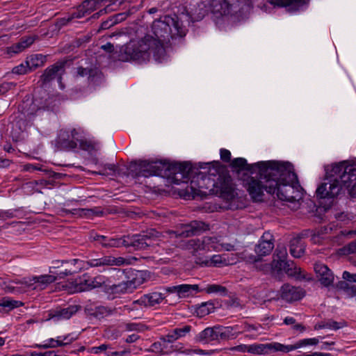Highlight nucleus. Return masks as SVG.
I'll return each mask as SVG.
<instances>
[{"instance_id":"62","label":"nucleus","mask_w":356,"mask_h":356,"mask_svg":"<svg viewBox=\"0 0 356 356\" xmlns=\"http://www.w3.org/2000/svg\"><path fill=\"white\" fill-rule=\"evenodd\" d=\"M157 241H159L157 240ZM155 242H156V241H155L154 242V245H155V244H156V245H158V243H155Z\"/></svg>"},{"instance_id":"12","label":"nucleus","mask_w":356,"mask_h":356,"mask_svg":"<svg viewBox=\"0 0 356 356\" xmlns=\"http://www.w3.org/2000/svg\"><path fill=\"white\" fill-rule=\"evenodd\" d=\"M189 245L194 251L210 252L212 250L217 251L220 249L219 238L217 237H204L202 239L190 240Z\"/></svg>"},{"instance_id":"31","label":"nucleus","mask_w":356,"mask_h":356,"mask_svg":"<svg viewBox=\"0 0 356 356\" xmlns=\"http://www.w3.org/2000/svg\"><path fill=\"white\" fill-rule=\"evenodd\" d=\"M191 330L190 326H184L181 328H177L169 332L166 336L167 341L168 343H172L174 341L184 337Z\"/></svg>"},{"instance_id":"24","label":"nucleus","mask_w":356,"mask_h":356,"mask_svg":"<svg viewBox=\"0 0 356 356\" xmlns=\"http://www.w3.org/2000/svg\"><path fill=\"white\" fill-rule=\"evenodd\" d=\"M282 299L291 302L300 299L303 296L302 289L293 287L289 284H284L280 289Z\"/></svg>"},{"instance_id":"46","label":"nucleus","mask_w":356,"mask_h":356,"mask_svg":"<svg viewBox=\"0 0 356 356\" xmlns=\"http://www.w3.org/2000/svg\"><path fill=\"white\" fill-rule=\"evenodd\" d=\"M76 273V270H67V269H65V271H63V272H60L59 274H58V277L60 278H63L65 276H67L68 275H72L73 273Z\"/></svg>"},{"instance_id":"34","label":"nucleus","mask_w":356,"mask_h":356,"mask_svg":"<svg viewBox=\"0 0 356 356\" xmlns=\"http://www.w3.org/2000/svg\"><path fill=\"white\" fill-rule=\"evenodd\" d=\"M168 342L167 338L163 341H158L154 343L150 348L151 351L155 353L157 355H163L170 353L171 351L166 349Z\"/></svg>"},{"instance_id":"42","label":"nucleus","mask_w":356,"mask_h":356,"mask_svg":"<svg viewBox=\"0 0 356 356\" xmlns=\"http://www.w3.org/2000/svg\"><path fill=\"white\" fill-rule=\"evenodd\" d=\"M250 344H240L230 348L231 350L237 351L240 353H250Z\"/></svg>"},{"instance_id":"43","label":"nucleus","mask_w":356,"mask_h":356,"mask_svg":"<svg viewBox=\"0 0 356 356\" xmlns=\"http://www.w3.org/2000/svg\"><path fill=\"white\" fill-rule=\"evenodd\" d=\"M220 159L225 162L231 161V152L226 149H221L220 150Z\"/></svg>"},{"instance_id":"17","label":"nucleus","mask_w":356,"mask_h":356,"mask_svg":"<svg viewBox=\"0 0 356 356\" xmlns=\"http://www.w3.org/2000/svg\"><path fill=\"white\" fill-rule=\"evenodd\" d=\"M309 0H270L271 5L285 8L287 11L296 13L304 10Z\"/></svg>"},{"instance_id":"3","label":"nucleus","mask_w":356,"mask_h":356,"mask_svg":"<svg viewBox=\"0 0 356 356\" xmlns=\"http://www.w3.org/2000/svg\"><path fill=\"white\" fill-rule=\"evenodd\" d=\"M325 178L316 189V195L322 199L334 198L343 189L356 197V158L327 165Z\"/></svg>"},{"instance_id":"48","label":"nucleus","mask_w":356,"mask_h":356,"mask_svg":"<svg viewBox=\"0 0 356 356\" xmlns=\"http://www.w3.org/2000/svg\"><path fill=\"white\" fill-rule=\"evenodd\" d=\"M284 323L286 325H292L295 323V319L292 317H286L284 320Z\"/></svg>"},{"instance_id":"49","label":"nucleus","mask_w":356,"mask_h":356,"mask_svg":"<svg viewBox=\"0 0 356 356\" xmlns=\"http://www.w3.org/2000/svg\"><path fill=\"white\" fill-rule=\"evenodd\" d=\"M293 329L300 331V332H303L305 330V327L301 324H296L293 326Z\"/></svg>"},{"instance_id":"51","label":"nucleus","mask_w":356,"mask_h":356,"mask_svg":"<svg viewBox=\"0 0 356 356\" xmlns=\"http://www.w3.org/2000/svg\"><path fill=\"white\" fill-rule=\"evenodd\" d=\"M43 356H58L57 353L54 350L42 353Z\"/></svg>"},{"instance_id":"41","label":"nucleus","mask_w":356,"mask_h":356,"mask_svg":"<svg viewBox=\"0 0 356 356\" xmlns=\"http://www.w3.org/2000/svg\"><path fill=\"white\" fill-rule=\"evenodd\" d=\"M20 305V302L15 300H12L9 298H3L1 302L0 305L3 307H8L10 309L18 307Z\"/></svg>"},{"instance_id":"35","label":"nucleus","mask_w":356,"mask_h":356,"mask_svg":"<svg viewBox=\"0 0 356 356\" xmlns=\"http://www.w3.org/2000/svg\"><path fill=\"white\" fill-rule=\"evenodd\" d=\"M214 309L213 304L211 302H204L195 309V313L200 317H203L211 313Z\"/></svg>"},{"instance_id":"64","label":"nucleus","mask_w":356,"mask_h":356,"mask_svg":"<svg viewBox=\"0 0 356 356\" xmlns=\"http://www.w3.org/2000/svg\"><path fill=\"white\" fill-rule=\"evenodd\" d=\"M78 268H79V269L81 268V266L80 265H79Z\"/></svg>"},{"instance_id":"4","label":"nucleus","mask_w":356,"mask_h":356,"mask_svg":"<svg viewBox=\"0 0 356 356\" xmlns=\"http://www.w3.org/2000/svg\"><path fill=\"white\" fill-rule=\"evenodd\" d=\"M191 169L186 178L181 179L180 183L186 184L184 188L179 189L180 197L185 200L195 198L197 196L204 197L209 193L218 194L221 196L232 197L234 195V186L229 177H220L218 181L210 177L198 173L194 176L188 184L187 181L190 177Z\"/></svg>"},{"instance_id":"26","label":"nucleus","mask_w":356,"mask_h":356,"mask_svg":"<svg viewBox=\"0 0 356 356\" xmlns=\"http://www.w3.org/2000/svg\"><path fill=\"white\" fill-rule=\"evenodd\" d=\"M271 238L272 236L269 233L263 235L261 241L255 249L258 254L264 256L270 253L274 248Z\"/></svg>"},{"instance_id":"53","label":"nucleus","mask_w":356,"mask_h":356,"mask_svg":"<svg viewBox=\"0 0 356 356\" xmlns=\"http://www.w3.org/2000/svg\"><path fill=\"white\" fill-rule=\"evenodd\" d=\"M62 263L63 264H70L75 265L76 264H79L80 263H81V261L78 260V259H73V260H72L70 261H63Z\"/></svg>"},{"instance_id":"7","label":"nucleus","mask_w":356,"mask_h":356,"mask_svg":"<svg viewBox=\"0 0 356 356\" xmlns=\"http://www.w3.org/2000/svg\"><path fill=\"white\" fill-rule=\"evenodd\" d=\"M286 250H280L273 259L271 268L277 272L284 271L289 276L296 279L304 277L300 268L298 267L293 261H286Z\"/></svg>"},{"instance_id":"45","label":"nucleus","mask_w":356,"mask_h":356,"mask_svg":"<svg viewBox=\"0 0 356 356\" xmlns=\"http://www.w3.org/2000/svg\"><path fill=\"white\" fill-rule=\"evenodd\" d=\"M343 278L349 282H356V274H350L347 271L343 273Z\"/></svg>"},{"instance_id":"1","label":"nucleus","mask_w":356,"mask_h":356,"mask_svg":"<svg viewBox=\"0 0 356 356\" xmlns=\"http://www.w3.org/2000/svg\"><path fill=\"white\" fill-rule=\"evenodd\" d=\"M230 167L237 172L258 171L257 177L248 176L243 179V186L254 201H262L266 192L291 204L293 209L300 207L303 189L289 162L270 160L248 164L245 159L238 157L231 161Z\"/></svg>"},{"instance_id":"10","label":"nucleus","mask_w":356,"mask_h":356,"mask_svg":"<svg viewBox=\"0 0 356 356\" xmlns=\"http://www.w3.org/2000/svg\"><path fill=\"white\" fill-rule=\"evenodd\" d=\"M56 277L54 275H44L33 277L24 278L22 284L26 291H40L45 289L48 284L55 281Z\"/></svg>"},{"instance_id":"30","label":"nucleus","mask_w":356,"mask_h":356,"mask_svg":"<svg viewBox=\"0 0 356 356\" xmlns=\"http://www.w3.org/2000/svg\"><path fill=\"white\" fill-rule=\"evenodd\" d=\"M93 239L104 247H119L122 244L121 239L108 238L102 235H95Z\"/></svg>"},{"instance_id":"40","label":"nucleus","mask_w":356,"mask_h":356,"mask_svg":"<svg viewBox=\"0 0 356 356\" xmlns=\"http://www.w3.org/2000/svg\"><path fill=\"white\" fill-rule=\"evenodd\" d=\"M172 352H176L186 355H193V350L191 348L185 347L182 343H177L172 346Z\"/></svg>"},{"instance_id":"11","label":"nucleus","mask_w":356,"mask_h":356,"mask_svg":"<svg viewBox=\"0 0 356 356\" xmlns=\"http://www.w3.org/2000/svg\"><path fill=\"white\" fill-rule=\"evenodd\" d=\"M234 0H212L210 3V10L213 15L214 20L217 24H220V18L222 20L228 18L230 9L233 6Z\"/></svg>"},{"instance_id":"18","label":"nucleus","mask_w":356,"mask_h":356,"mask_svg":"<svg viewBox=\"0 0 356 356\" xmlns=\"http://www.w3.org/2000/svg\"><path fill=\"white\" fill-rule=\"evenodd\" d=\"M252 330H257V327L254 325H245L244 327L239 325L234 327H219L220 338L226 339H233L236 338L239 334L246 331H251Z\"/></svg>"},{"instance_id":"60","label":"nucleus","mask_w":356,"mask_h":356,"mask_svg":"<svg viewBox=\"0 0 356 356\" xmlns=\"http://www.w3.org/2000/svg\"><path fill=\"white\" fill-rule=\"evenodd\" d=\"M82 212L86 215L87 213L90 212V210L82 209Z\"/></svg>"},{"instance_id":"39","label":"nucleus","mask_w":356,"mask_h":356,"mask_svg":"<svg viewBox=\"0 0 356 356\" xmlns=\"http://www.w3.org/2000/svg\"><path fill=\"white\" fill-rule=\"evenodd\" d=\"M62 64H56L52 66L50 69L46 71L47 76L49 77V79H53L56 76H59L61 74V71L63 70Z\"/></svg>"},{"instance_id":"22","label":"nucleus","mask_w":356,"mask_h":356,"mask_svg":"<svg viewBox=\"0 0 356 356\" xmlns=\"http://www.w3.org/2000/svg\"><path fill=\"white\" fill-rule=\"evenodd\" d=\"M42 56L35 55L31 56L27 58L24 63H22L13 68V72L17 74H23L40 65L42 63Z\"/></svg>"},{"instance_id":"8","label":"nucleus","mask_w":356,"mask_h":356,"mask_svg":"<svg viewBox=\"0 0 356 356\" xmlns=\"http://www.w3.org/2000/svg\"><path fill=\"white\" fill-rule=\"evenodd\" d=\"M145 277L146 273L144 271H132L128 280L115 286V290L120 293H131L135 289L143 284Z\"/></svg>"},{"instance_id":"63","label":"nucleus","mask_w":356,"mask_h":356,"mask_svg":"<svg viewBox=\"0 0 356 356\" xmlns=\"http://www.w3.org/2000/svg\"><path fill=\"white\" fill-rule=\"evenodd\" d=\"M91 3H92V1H88V2H87L86 3H88V4H90Z\"/></svg>"},{"instance_id":"20","label":"nucleus","mask_w":356,"mask_h":356,"mask_svg":"<svg viewBox=\"0 0 356 356\" xmlns=\"http://www.w3.org/2000/svg\"><path fill=\"white\" fill-rule=\"evenodd\" d=\"M169 293H177L180 298L193 296L200 292L197 284H180L167 287Z\"/></svg>"},{"instance_id":"27","label":"nucleus","mask_w":356,"mask_h":356,"mask_svg":"<svg viewBox=\"0 0 356 356\" xmlns=\"http://www.w3.org/2000/svg\"><path fill=\"white\" fill-rule=\"evenodd\" d=\"M220 338L219 327H207L197 336L196 340L201 343H207Z\"/></svg>"},{"instance_id":"52","label":"nucleus","mask_w":356,"mask_h":356,"mask_svg":"<svg viewBox=\"0 0 356 356\" xmlns=\"http://www.w3.org/2000/svg\"><path fill=\"white\" fill-rule=\"evenodd\" d=\"M102 48L104 50H106V51H111L113 49V45L111 44V43H107L105 45H102Z\"/></svg>"},{"instance_id":"14","label":"nucleus","mask_w":356,"mask_h":356,"mask_svg":"<svg viewBox=\"0 0 356 356\" xmlns=\"http://www.w3.org/2000/svg\"><path fill=\"white\" fill-rule=\"evenodd\" d=\"M58 143L62 147L72 149L79 145H81L82 136L79 131L72 129L70 131V134L68 132L60 134L58 138Z\"/></svg>"},{"instance_id":"50","label":"nucleus","mask_w":356,"mask_h":356,"mask_svg":"<svg viewBox=\"0 0 356 356\" xmlns=\"http://www.w3.org/2000/svg\"><path fill=\"white\" fill-rule=\"evenodd\" d=\"M218 164V162H211V163H200L199 164V167L200 168H205L206 167L204 165H212L213 167H214L215 165H216Z\"/></svg>"},{"instance_id":"15","label":"nucleus","mask_w":356,"mask_h":356,"mask_svg":"<svg viewBox=\"0 0 356 356\" xmlns=\"http://www.w3.org/2000/svg\"><path fill=\"white\" fill-rule=\"evenodd\" d=\"M250 353L268 355L275 352L284 353V344L278 342L250 344Z\"/></svg>"},{"instance_id":"16","label":"nucleus","mask_w":356,"mask_h":356,"mask_svg":"<svg viewBox=\"0 0 356 356\" xmlns=\"http://www.w3.org/2000/svg\"><path fill=\"white\" fill-rule=\"evenodd\" d=\"M168 293H170L167 291V288H165L162 291H154L143 296L136 302L144 307H154L161 303Z\"/></svg>"},{"instance_id":"54","label":"nucleus","mask_w":356,"mask_h":356,"mask_svg":"<svg viewBox=\"0 0 356 356\" xmlns=\"http://www.w3.org/2000/svg\"><path fill=\"white\" fill-rule=\"evenodd\" d=\"M26 356H43L42 353H38L35 351L30 352L26 354Z\"/></svg>"},{"instance_id":"5","label":"nucleus","mask_w":356,"mask_h":356,"mask_svg":"<svg viewBox=\"0 0 356 356\" xmlns=\"http://www.w3.org/2000/svg\"><path fill=\"white\" fill-rule=\"evenodd\" d=\"M163 169L168 170L170 174V181L175 184H180V180L186 178L191 170L189 163H175L167 165L161 161H143L141 165V171L145 177L161 175Z\"/></svg>"},{"instance_id":"59","label":"nucleus","mask_w":356,"mask_h":356,"mask_svg":"<svg viewBox=\"0 0 356 356\" xmlns=\"http://www.w3.org/2000/svg\"><path fill=\"white\" fill-rule=\"evenodd\" d=\"M4 343H5V340H4V339H3V338L0 337V346H2V345H3V344H4Z\"/></svg>"},{"instance_id":"2","label":"nucleus","mask_w":356,"mask_h":356,"mask_svg":"<svg viewBox=\"0 0 356 356\" xmlns=\"http://www.w3.org/2000/svg\"><path fill=\"white\" fill-rule=\"evenodd\" d=\"M152 31L156 38L147 35L144 38L133 40L120 49V59L122 61L135 60L139 63L149 60L153 56L159 63L167 60L163 42L170 34L183 36L185 31L182 29L177 17L165 16L163 19L153 22Z\"/></svg>"},{"instance_id":"61","label":"nucleus","mask_w":356,"mask_h":356,"mask_svg":"<svg viewBox=\"0 0 356 356\" xmlns=\"http://www.w3.org/2000/svg\"><path fill=\"white\" fill-rule=\"evenodd\" d=\"M154 12H155V10H154V9H151V10H150V13H154Z\"/></svg>"},{"instance_id":"21","label":"nucleus","mask_w":356,"mask_h":356,"mask_svg":"<svg viewBox=\"0 0 356 356\" xmlns=\"http://www.w3.org/2000/svg\"><path fill=\"white\" fill-rule=\"evenodd\" d=\"M314 270L320 282L323 285L328 286L333 283L334 275L327 266L323 264H316Z\"/></svg>"},{"instance_id":"6","label":"nucleus","mask_w":356,"mask_h":356,"mask_svg":"<svg viewBox=\"0 0 356 356\" xmlns=\"http://www.w3.org/2000/svg\"><path fill=\"white\" fill-rule=\"evenodd\" d=\"M104 282V278L102 277H92L88 274H83L63 287L67 293H74L99 287Z\"/></svg>"},{"instance_id":"13","label":"nucleus","mask_w":356,"mask_h":356,"mask_svg":"<svg viewBox=\"0 0 356 356\" xmlns=\"http://www.w3.org/2000/svg\"><path fill=\"white\" fill-rule=\"evenodd\" d=\"M164 238L157 231L154 229L147 230L143 235L136 236L134 239V245L138 249H145L147 247L152 246L155 241H162L160 237Z\"/></svg>"},{"instance_id":"38","label":"nucleus","mask_w":356,"mask_h":356,"mask_svg":"<svg viewBox=\"0 0 356 356\" xmlns=\"http://www.w3.org/2000/svg\"><path fill=\"white\" fill-rule=\"evenodd\" d=\"M58 337V339L60 341V346L69 345L78 339V334L76 333H70L66 335Z\"/></svg>"},{"instance_id":"9","label":"nucleus","mask_w":356,"mask_h":356,"mask_svg":"<svg viewBox=\"0 0 356 356\" xmlns=\"http://www.w3.org/2000/svg\"><path fill=\"white\" fill-rule=\"evenodd\" d=\"M238 261V258L232 254H215L211 258H199L197 263L205 266L222 267L228 265H233Z\"/></svg>"},{"instance_id":"37","label":"nucleus","mask_w":356,"mask_h":356,"mask_svg":"<svg viewBox=\"0 0 356 356\" xmlns=\"http://www.w3.org/2000/svg\"><path fill=\"white\" fill-rule=\"evenodd\" d=\"M204 291L209 294H218L223 293L225 290V288L218 284H209L204 288L200 289V292Z\"/></svg>"},{"instance_id":"32","label":"nucleus","mask_w":356,"mask_h":356,"mask_svg":"<svg viewBox=\"0 0 356 356\" xmlns=\"http://www.w3.org/2000/svg\"><path fill=\"white\" fill-rule=\"evenodd\" d=\"M60 341L58 339V337L56 338H50L45 341H44L42 343H35L31 346L32 348H54L57 347H60Z\"/></svg>"},{"instance_id":"36","label":"nucleus","mask_w":356,"mask_h":356,"mask_svg":"<svg viewBox=\"0 0 356 356\" xmlns=\"http://www.w3.org/2000/svg\"><path fill=\"white\" fill-rule=\"evenodd\" d=\"M304 250L305 248L303 245L299 243L298 241H296L291 244L290 252L294 257H300L303 254Z\"/></svg>"},{"instance_id":"33","label":"nucleus","mask_w":356,"mask_h":356,"mask_svg":"<svg viewBox=\"0 0 356 356\" xmlns=\"http://www.w3.org/2000/svg\"><path fill=\"white\" fill-rule=\"evenodd\" d=\"M108 348H109V346L108 345L102 344L99 346L92 348L91 353H94V354H99L101 352L106 351ZM127 353H128V351H127V350H123V351H120V352H118V351H113V352L107 351V352H106V354L107 356H124Z\"/></svg>"},{"instance_id":"28","label":"nucleus","mask_w":356,"mask_h":356,"mask_svg":"<svg viewBox=\"0 0 356 356\" xmlns=\"http://www.w3.org/2000/svg\"><path fill=\"white\" fill-rule=\"evenodd\" d=\"M77 310L78 307L76 305H72L62 309L56 310L51 314V319L54 321L69 319Z\"/></svg>"},{"instance_id":"44","label":"nucleus","mask_w":356,"mask_h":356,"mask_svg":"<svg viewBox=\"0 0 356 356\" xmlns=\"http://www.w3.org/2000/svg\"><path fill=\"white\" fill-rule=\"evenodd\" d=\"M219 246L220 249L218 251H232L234 250V245L229 243L221 242V239L219 238Z\"/></svg>"},{"instance_id":"58","label":"nucleus","mask_w":356,"mask_h":356,"mask_svg":"<svg viewBox=\"0 0 356 356\" xmlns=\"http://www.w3.org/2000/svg\"><path fill=\"white\" fill-rule=\"evenodd\" d=\"M99 312H100L101 313L104 314V312H106V309L105 307H99Z\"/></svg>"},{"instance_id":"55","label":"nucleus","mask_w":356,"mask_h":356,"mask_svg":"<svg viewBox=\"0 0 356 356\" xmlns=\"http://www.w3.org/2000/svg\"><path fill=\"white\" fill-rule=\"evenodd\" d=\"M78 73L81 76H84V75H86L88 74V70L86 69H84V68H79L78 70Z\"/></svg>"},{"instance_id":"23","label":"nucleus","mask_w":356,"mask_h":356,"mask_svg":"<svg viewBox=\"0 0 356 356\" xmlns=\"http://www.w3.org/2000/svg\"><path fill=\"white\" fill-rule=\"evenodd\" d=\"M129 263L127 259L122 257L115 258L111 256H106L102 258L91 260L89 264L92 267H96L101 266H121Z\"/></svg>"},{"instance_id":"25","label":"nucleus","mask_w":356,"mask_h":356,"mask_svg":"<svg viewBox=\"0 0 356 356\" xmlns=\"http://www.w3.org/2000/svg\"><path fill=\"white\" fill-rule=\"evenodd\" d=\"M321 339V337L307 338L300 339L293 344H284V353H287L299 348H305L306 346H316L320 342Z\"/></svg>"},{"instance_id":"19","label":"nucleus","mask_w":356,"mask_h":356,"mask_svg":"<svg viewBox=\"0 0 356 356\" xmlns=\"http://www.w3.org/2000/svg\"><path fill=\"white\" fill-rule=\"evenodd\" d=\"M207 229V226L202 222L193 221L189 225H184L181 227V230L177 232H170L169 234L171 237L183 236L188 237L191 235L197 234L199 230H204Z\"/></svg>"},{"instance_id":"56","label":"nucleus","mask_w":356,"mask_h":356,"mask_svg":"<svg viewBox=\"0 0 356 356\" xmlns=\"http://www.w3.org/2000/svg\"><path fill=\"white\" fill-rule=\"evenodd\" d=\"M193 354H195V353L197 354V355H204V354H206L204 353V351L201 350V349H194V350L193 349Z\"/></svg>"},{"instance_id":"57","label":"nucleus","mask_w":356,"mask_h":356,"mask_svg":"<svg viewBox=\"0 0 356 356\" xmlns=\"http://www.w3.org/2000/svg\"><path fill=\"white\" fill-rule=\"evenodd\" d=\"M5 356H26V355H22V354H7Z\"/></svg>"},{"instance_id":"29","label":"nucleus","mask_w":356,"mask_h":356,"mask_svg":"<svg viewBox=\"0 0 356 356\" xmlns=\"http://www.w3.org/2000/svg\"><path fill=\"white\" fill-rule=\"evenodd\" d=\"M34 38L32 37H27L22 39L19 42L8 48V54H17L22 51L26 48L29 47L33 43Z\"/></svg>"},{"instance_id":"47","label":"nucleus","mask_w":356,"mask_h":356,"mask_svg":"<svg viewBox=\"0 0 356 356\" xmlns=\"http://www.w3.org/2000/svg\"><path fill=\"white\" fill-rule=\"evenodd\" d=\"M332 345H333V343L324 342V343H323V344L321 346V349L331 350Z\"/></svg>"}]
</instances>
